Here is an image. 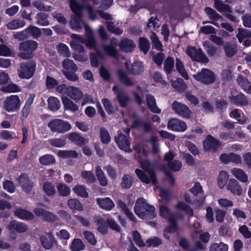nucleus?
<instances>
[{"mask_svg":"<svg viewBox=\"0 0 251 251\" xmlns=\"http://www.w3.org/2000/svg\"><path fill=\"white\" fill-rule=\"evenodd\" d=\"M85 31L86 38L81 36L73 34L71 37L74 39L70 42L72 48L75 52L82 53L85 51L82 44H84L86 47L91 49H96L97 43L94 37V34L91 28L87 25H85Z\"/></svg>","mask_w":251,"mask_h":251,"instance_id":"1","label":"nucleus"},{"mask_svg":"<svg viewBox=\"0 0 251 251\" xmlns=\"http://www.w3.org/2000/svg\"><path fill=\"white\" fill-rule=\"evenodd\" d=\"M134 210L135 214L142 219H152L156 216L155 207L148 204L142 198L137 199Z\"/></svg>","mask_w":251,"mask_h":251,"instance_id":"2","label":"nucleus"},{"mask_svg":"<svg viewBox=\"0 0 251 251\" xmlns=\"http://www.w3.org/2000/svg\"><path fill=\"white\" fill-rule=\"evenodd\" d=\"M70 6L74 13L71 16L70 22L71 27L75 30L81 28V24H83L85 27V25L87 24L84 23L81 19L83 6L79 4L75 0H70Z\"/></svg>","mask_w":251,"mask_h":251,"instance_id":"3","label":"nucleus"},{"mask_svg":"<svg viewBox=\"0 0 251 251\" xmlns=\"http://www.w3.org/2000/svg\"><path fill=\"white\" fill-rule=\"evenodd\" d=\"M141 165L145 172L139 169L135 170V173L139 179L146 184H149L151 181L153 185L157 184L156 175L150 164L148 162H141Z\"/></svg>","mask_w":251,"mask_h":251,"instance_id":"4","label":"nucleus"},{"mask_svg":"<svg viewBox=\"0 0 251 251\" xmlns=\"http://www.w3.org/2000/svg\"><path fill=\"white\" fill-rule=\"evenodd\" d=\"M37 42L29 40L20 43L18 56L23 59H29L34 56V52L38 48Z\"/></svg>","mask_w":251,"mask_h":251,"instance_id":"5","label":"nucleus"},{"mask_svg":"<svg viewBox=\"0 0 251 251\" xmlns=\"http://www.w3.org/2000/svg\"><path fill=\"white\" fill-rule=\"evenodd\" d=\"M48 126L52 132L59 133H64L72 128L71 125L69 123L60 119L51 120L49 123Z\"/></svg>","mask_w":251,"mask_h":251,"instance_id":"6","label":"nucleus"},{"mask_svg":"<svg viewBox=\"0 0 251 251\" xmlns=\"http://www.w3.org/2000/svg\"><path fill=\"white\" fill-rule=\"evenodd\" d=\"M36 62L34 60L21 64L19 69V75L22 78L28 79L31 77L35 72Z\"/></svg>","mask_w":251,"mask_h":251,"instance_id":"7","label":"nucleus"},{"mask_svg":"<svg viewBox=\"0 0 251 251\" xmlns=\"http://www.w3.org/2000/svg\"><path fill=\"white\" fill-rule=\"evenodd\" d=\"M186 53L194 61L207 63L209 61L201 49L188 47L186 50Z\"/></svg>","mask_w":251,"mask_h":251,"instance_id":"8","label":"nucleus"},{"mask_svg":"<svg viewBox=\"0 0 251 251\" xmlns=\"http://www.w3.org/2000/svg\"><path fill=\"white\" fill-rule=\"evenodd\" d=\"M193 77L196 80L206 85L213 83L216 79L215 74L207 69H202L200 72L193 75Z\"/></svg>","mask_w":251,"mask_h":251,"instance_id":"9","label":"nucleus"},{"mask_svg":"<svg viewBox=\"0 0 251 251\" xmlns=\"http://www.w3.org/2000/svg\"><path fill=\"white\" fill-rule=\"evenodd\" d=\"M21 106V101L17 95L7 97L4 101V107L7 112L18 111Z\"/></svg>","mask_w":251,"mask_h":251,"instance_id":"10","label":"nucleus"},{"mask_svg":"<svg viewBox=\"0 0 251 251\" xmlns=\"http://www.w3.org/2000/svg\"><path fill=\"white\" fill-rule=\"evenodd\" d=\"M172 108L175 113L183 118H189L191 111L186 105L177 101H174L172 104Z\"/></svg>","mask_w":251,"mask_h":251,"instance_id":"11","label":"nucleus"},{"mask_svg":"<svg viewBox=\"0 0 251 251\" xmlns=\"http://www.w3.org/2000/svg\"><path fill=\"white\" fill-rule=\"evenodd\" d=\"M115 141L120 149L127 152H132V150L130 148L129 137L127 135L118 132L117 136H115Z\"/></svg>","mask_w":251,"mask_h":251,"instance_id":"12","label":"nucleus"},{"mask_svg":"<svg viewBox=\"0 0 251 251\" xmlns=\"http://www.w3.org/2000/svg\"><path fill=\"white\" fill-rule=\"evenodd\" d=\"M221 142L212 136L207 135L205 140L203 142L204 150L205 151H216L221 146Z\"/></svg>","mask_w":251,"mask_h":251,"instance_id":"13","label":"nucleus"},{"mask_svg":"<svg viewBox=\"0 0 251 251\" xmlns=\"http://www.w3.org/2000/svg\"><path fill=\"white\" fill-rule=\"evenodd\" d=\"M16 181L19 185L27 193L31 192L34 186L33 183L30 180L26 174H21Z\"/></svg>","mask_w":251,"mask_h":251,"instance_id":"14","label":"nucleus"},{"mask_svg":"<svg viewBox=\"0 0 251 251\" xmlns=\"http://www.w3.org/2000/svg\"><path fill=\"white\" fill-rule=\"evenodd\" d=\"M168 128L175 131L183 132L187 129L186 123L178 119L173 118L168 121Z\"/></svg>","mask_w":251,"mask_h":251,"instance_id":"15","label":"nucleus"},{"mask_svg":"<svg viewBox=\"0 0 251 251\" xmlns=\"http://www.w3.org/2000/svg\"><path fill=\"white\" fill-rule=\"evenodd\" d=\"M190 191L195 196L200 195V199L194 200V202L197 203V206H202L205 201V197L203 196V191L202 188L199 182H196L194 186L190 189Z\"/></svg>","mask_w":251,"mask_h":251,"instance_id":"16","label":"nucleus"},{"mask_svg":"<svg viewBox=\"0 0 251 251\" xmlns=\"http://www.w3.org/2000/svg\"><path fill=\"white\" fill-rule=\"evenodd\" d=\"M33 212L39 217H42V219L48 222H54L57 219V216L53 213L46 210L42 208H36Z\"/></svg>","mask_w":251,"mask_h":251,"instance_id":"17","label":"nucleus"},{"mask_svg":"<svg viewBox=\"0 0 251 251\" xmlns=\"http://www.w3.org/2000/svg\"><path fill=\"white\" fill-rule=\"evenodd\" d=\"M40 240L44 248L50 250L53 246L55 241L54 236L50 232L47 233L40 237Z\"/></svg>","mask_w":251,"mask_h":251,"instance_id":"18","label":"nucleus"},{"mask_svg":"<svg viewBox=\"0 0 251 251\" xmlns=\"http://www.w3.org/2000/svg\"><path fill=\"white\" fill-rule=\"evenodd\" d=\"M117 75L120 82L123 85L129 87L134 85V81L128 76L126 72L122 69L117 70Z\"/></svg>","mask_w":251,"mask_h":251,"instance_id":"19","label":"nucleus"},{"mask_svg":"<svg viewBox=\"0 0 251 251\" xmlns=\"http://www.w3.org/2000/svg\"><path fill=\"white\" fill-rule=\"evenodd\" d=\"M120 49L124 52H130L132 51L136 47V44L133 40L128 38H124L119 43Z\"/></svg>","mask_w":251,"mask_h":251,"instance_id":"20","label":"nucleus"},{"mask_svg":"<svg viewBox=\"0 0 251 251\" xmlns=\"http://www.w3.org/2000/svg\"><path fill=\"white\" fill-rule=\"evenodd\" d=\"M228 98L236 105L244 106L249 104L247 97L241 93L236 96H230Z\"/></svg>","mask_w":251,"mask_h":251,"instance_id":"21","label":"nucleus"},{"mask_svg":"<svg viewBox=\"0 0 251 251\" xmlns=\"http://www.w3.org/2000/svg\"><path fill=\"white\" fill-rule=\"evenodd\" d=\"M237 82L244 91L251 94V82L249 81L246 77L242 75H239L237 78Z\"/></svg>","mask_w":251,"mask_h":251,"instance_id":"22","label":"nucleus"},{"mask_svg":"<svg viewBox=\"0 0 251 251\" xmlns=\"http://www.w3.org/2000/svg\"><path fill=\"white\" fill-rule=\"evenodd\" d=\"M146 100L147 106L151 112L155 113H160L161 110L157 107L155 99L153 95L148 94L146 96Z\"/></svg>","mask_w":251,"mask_h":251,"instance_id":"23","label":"nucleus"},{"mask_svg":"<svg viewBox=\"0 0 251 251\" xmlns=\"http://www.w3.org/2000/svg\"><path fill=\"white\" fill-rule=\"evenodd\" d=\"M227 190L231 193L237 195H240L242 193V189L238 182L234 179H230L226 186Z\"/></svg>","mask_w":251,"mask_h":251,"instance_id":"24","label":"nucleus"},{"mask_svg":"<svg viewBox=\"0 0 251 251\" xmlns=\"http://www.w3.org/2000/svg\"><path fill=\"white\" fill-rule=\"evenodd\" d=\"M67 96L77 102L82 98L83 95L79 88L70 86Z\"/></svg>","mask_w":251,"mask_h":251,"instance_id":"25","label":"nucleus"},{"mask_svg":"<svg viewBox=\"0 0 251 251\" xmlns=\"http://www.w3.org/2000/svg\"><path fill=\"white\" fill-rule=\"evenodd\" d=\"M96 201L100 207L104 210H110L115 206L114 202L109 198H98Z\"/></svg>","mask_w":251,"mask_h":251,"instance_id":"26","label":"nucleus"},{"mask_svg":"<svg viewBox=\"0 0 251 251\" xmlns=\"http://www.w3.org/2000/svg\"><path fill=\"white\" fill-rule=\"evenodd\" d=\"M8 228L10 230H15L18 232L23 233L27 231L28 226L25 223L13 221L8 225Z\"/></svg>","mask_w":251,"mask_h":251,"instance_id":"27","label":"nucleus"},{"mask_svg":"<svg viewBox=\"0 0 251 251\" xmlns=\"http://www.w3.org/2000/svg\"><path fill=\"white\" fill-rule=\"evenodd\" d=\"M117 98L120 105L123 107L126 106L130 101V98L128 95L122 89L118 91Z\"/></svg>","mask_w":251,"mask_h":251,"instance_id":"28","label":"nucleus"},{"mask_svg":"<svg viewBox=\"0 0 251 251\" xmlns=\"http://www.w3.org/2000/svg\"><path fill=\"white\" fill-rule=\"evenodd\" d=\"M62 101L66 110L75 112L78 110V106L66 96L62 97Z\"/></svg>","mask_w":251,"mask_h":251,"instance_id":"29","label":"nucleus"},{"mask_svg":"<svg viewBox=\"0 0 251 251\" xmlns=\"http://www.w3.org/2000/svg\"><path fill=\"white\" fill-rule=\"evenodd\" d=\"M69 139L78 146H82L87 143V141L83 137L75 132L70 133L68 136Z\"/></svg>","mask_w":251,"mask_h":251,"instance_id":"30","label":"nucleus"},{"mask_svg":"<svg viewBox=\"0 0 251 251\" xmlns=\"http://www.w3.org/2000/svg\"><path fill=\"white\" fill-rule=\"evenodd\" d=\"M96 174L100 184L102 186H106L108 184L107 179L105 175L101 170L100 166L98 165L95 169Z\"/></svg>","mask_w":251,"mask_h":251,"instance_id":"31","label":"nucleus"},{"mask_svg":"<svg viewBox=\"0 0 251 251\" xmlns=\"http://www.w3.org/2000/svg\"><path fill=\"white\" fill-rule=\"evenodd\" d=\"M224 49L226 56L228 57L234 56L237 51V46L230 42L226 43L224 46Z\"/></svg>","mask_w":251,"mask_h":251,"instance_id":"32","label":"nucleus"},{"mask_svg":"<svg viewBox=\"0 0 251 251\" xmlns=\"http://www.w3.org/2000/svg\"><path fill=\"white\" fill-rule=\"evenodd\" d=\"M15 214L19 218L25 220H32L34 217L33 213L22 208L16 209Z\"/></svg>","mask_w":251,"mask_h":251,"instance_id":"33","label":"nucleus"},{"mask_svg":"<svg viewBox=\"0 0 251 251\" xmlns=\"http://www.w3.org/2000/svg\"><path fill=\"white\" fill-rule=\"evenodd\" d=\"M49 15L43 12L38 13L36 16L37 24L41 26H47L50 24Z\"/></svg>","mask_w":251,"mask_h":251,"instance_id":"34","label":"nucleus"},{"mask_svg":"<svg viewBox=\"0 0 251 251\" xmlns=\"http://www.w3.org/2000/svg\"><path fill=\"white\" fill-rule=\"evenodd\" d=\"M33 97L30 95L28 99L26 100L25 105L22 110V118L23 120H25L29 114L30 110L31 105L33 101Z\"/></svg>","mask_w":251,"mask_h":251,"instance_id":"35","label":"nucleus"},{"mask_svg":"<svg viewBox=\"0 0 251 251\" xmlns=\"http://www.w3.org/2000/svg\"><path fill=\"white\" fill-rule=\"evenodd\" d=\"M98 226V230L102 234H105L107 232L108 228L105 220L100 217H98L95 220Z\"/></svg>","mask_w":251,"mask_h":251,"instance_id":"36","label":"nucleus"},{"mask_svg":"<svg viewBox=\"0 0 251 251\" xmlns=\"http://www.w3.org/2000/svg\"><path fill=\"white\" fill-rule=\"evenodd\" d=\"M231 172L234 176L240 181L244 182L248 181V176L242 170L233 168L231 169Z\"/></svg>","mask_w":251,"mask_h":251,"instance_id":"37","label":"nucleus"},{"mask_svg":"<svg viewBox=\"0 0 251 251\" xmlns=\"http://www.w3.org/2000/svg\"><path fill=\"white\" fill-rule=\"evenodd\" d=\"M85 246L82 240L78 238H75L73 240L70 246V249L72 251H80L84 250Z\"/></svg>","mask_w":251,"mask_h":251,"instance_id":"38","label":"nucleus"},{"mask_svg":"<svg viewBox=\"0 0 251 251\" xmlns=\"http://www.w3.org/2000/svg\"><path fill=\"white\" fill-rule=\"evenodd\" d=\"M62 67L65 71H73L76 72L78 70V67L72 60L70 59H65L62 62Z\"/></svg>","mask_w":251,"mask_h":251,"instance_id":"39","label":"nucleus"},{"mask_svg":"<svg viewBox=\"0 0 251 251\" xmlns=\"http://www.w3.org/2000/svg\"><path fill=\"white\" fill-rule=\"evenodd\" d=\"M176 70L180 75L185 79H188L189 76L185 69L183 63L178 58L176 59Z\"/></svg>","mask_w":251,"mask_h":251,"instance_id":"40","label":"nucleus"},{"mask_svg":"<svg viewBox=\"0 0 251 251\" xmlns=\"http://www.w3.org/2000/svg\"><path fill=\"white\" fill-rule=\"evenodd\" d=\"M48 107L50 110L54 111H57L60 108V101L59 100L53 97H50L48 100Z\"/></svg>","mask_w":251,"mask_h":251,"instance_id":"41","label":"nucleus"},{"mask_svg":"<svg viewBox=\"0 0 251 251\" xmlns=\"http://www.w3.org/2000/svg\"><path fill=\"white\" fill-rule=\"evenodd\" d=\"M25 24V22L23 20L15 19L9 22L7 27L9 29L14 30L23 27Z\"/></svg>","mask_w":251,"mask_h":251,"instance_id":"42","label":"nucleus"},{"mask_svg":"<svg viewBox=\"0 0 251 251\" xmlns=\"http://www.w3.org/2000/svg\"><path fill=\"white\" fill-rule=\"evenodd\" d=\"M202 44L209 56H214L216 55L217 51V48L216 47L212 44H210L208 41L203 42Z\"/></svg>","mask_w":251,"mask_h":251,"instance_id":"43","label":"nucleus"},{"mask_svg":"<svg viewBox=\"0 0 251 251\" xmlns=\"http://www.w3.org/2000/svg\"><path fill=\"white\" fill-rule=\"evenodd\" d=\"M118 206L121 208L126 215L133 222L135 221L136 218H135L133 213L130 211L129 209L126 206V204L122 200H119L117 202Z\"/></svg>","mask_w":251,"mask_h":251,"instance_id":"44","label":"nucleus"},{"mask_svg":"<svg viewBox=\"0 0 251 251\" xmlns=\"http://www.w3.org/2000/svg\"><path fill=\"white\" fill-rule=\"evenodd\" d=\"M133 183L132 177L129 175H125L122 178L120 185L123 189H129L132 186Z\"/></svg>","mask_w":251,"mask_h":251,"instance_id":"45","label":"nucleus"},{"mask_svg":"<svg viewBox=\"0 0 251 251\" xmlns=\"http://www.w3.org/2000/svg\"><path fill=\"white\" fill-rule=\"evenodd\" d=\"M144 71L143 63L140 61H136L131 65L129 72L134 75H138Z\"/></svg>","mask_w":251,"mask_h":251,"instance_id":"46","label":"nucleus"},{"mask_svg":"<svg viewBox=\"0 0 251 251\" xmlns=\"http://www.w3.org/2000/svg\"><path fill=\"white\" fill-rule=\"evenodd\" d=\"M175 61L171 57H168L164 62V70L167 74H170L174 68Z\"/></svg>","mask_w":251,"mask_h":251,"instance_id":"47","label":"nucleus"},{"mask_svg":"<svg viewBox=\"0 0 251 251\" xmlns=\"http://www.w3.org/2000/svg\"><path fill=\"white\" fill-rule=\"evenodd\" d=\"M68 205L71 209L74 210L81 211L83 208L80 202L76 199H69Z\"/></svg>","mask_w":251,"mask_h":251,"instance_id":"48","label":"nucleus"},{"mask_svg":"<svg viewBox=\"0 0 251 251\" xmlns=\"http://www.w3.org/2000/svg\"><path fill=\"white\" fill-rule=\"evenodd\" d=\"M26 29L28 33V37L31 35L33 38L37 39L41 35V30L38 27L30 25Z\"/></svg>","mask_w":251,"mask_h":251,"instance_id":"49","label":"nucleus"},{"mask_svg":"<svg viewBox=\"0 0 251 251\" xmlns=\"http://www.w3.org/2000/svg\"><path fill=\"white\" fill-rule=\"evenodd\" d=\"M57 155L63 158H76L78 154L75 151H59Z\"/></svg>","mask_w":251,"mask_h":251,"instance_id":"50","label":"nucleus"},{"mask_svg":"<svg viewBox=\"0 0 251 251\" xmlns=\"http://www.w3.org/2000/svg\"><path fill=\"white\" fill-rule=\"evenodd\" d=\"M172 86L178 91H183L187 88V86L184 82L183 80L180 78H177L176 80L172 81Z\"/></svg>","mask_w":251,"mask_h":251,"instance_id":"51","label":"nucleus"},{"mask_svg":"<svg viewBox=\"0 0 251 251\" xmlns=\"http://www.w3.org/2000/svg\"><path fill=\"white\" fill-rule=\"evenodd\" d=\"M214 4L216 9L220 12H227L229 13L232 12V10L230 7L227 4L223 3L217 0H215Z\"/></svg>","mask_w":251,"mask_h":251,"instance_id":"52","label":"nucleus"},{"mask_svg":"<svg viewBox=\"0 0 251 251\" xmlns=\"http://www.w3.org/2000/svg\"><path fill=\"white\" fill-rule=\"evenodd\" d=\"M59 194L64 197L68 196L71 192L70 188L64 183H60L57 186Z\"/></svg>","mask_w":251,"mask_h":251,"instance_id":"53","label":"nucleus"},{"mask_svg":"<svg viewBox=\"0 0 251 251\" xmlns=\"http://www.w3.org/2000/svg\"><path fill=\"white\" fill-rule=\"evenodd\" d=\"M73 190L78 196L82 198H86L88 197V193L84 185H77Z\"/></svg>","mask_w":251,"mask_h":251,"instance_id":"54","label":"nucleus"},{"mask_svg":"<svg viewBox=\"0 0 251 251\" xmlns=\"http://www.w3.org/2000/svg\"><path fill=\"white\" fill-rule=\"evenodd\" d=\"M228 179V174L224 171L220 172L218 178V183L219 187L221 188H223L226 184Z\"/></svg>","mask_w":251,"mask_h":251,"instance_id":"55","label":"nucleus"},{"mask_svg":"<svg viewBox=\"0 0 251 251\" xmlns=\"http://www.w3.org/2000/svg\"><path fill=\"white\" fill-rule=\"evenodd\" d=\"M49 142L52 146L56 148L63 147L67 144L65 138H52L49 140Z\"/></svg>","mask_w":251,"mask_h":251,"instance_id":"56","label":"nucleus"},{"mask_svg":"<svg viewBox=\"0 0 251 251\" xmlns=\"http://www.w3.org/2000/svg\"><path fill=\"white\" fill-rule=\"evenodd\" d=\"M39 162L43 165H49L55 162L54 157L50 154H46L39 158Z\"/></svg>","mask_w":251,"mask_h":251,"instance_id":"57","label":"nucleus"},{"mask_svg":"<svg viewBox=\"0 0 251 251\" xmlns=\"http://www.w3.org/2000/svg\"><path fill=\"white\" fill-rule=\"evenodd\" d=\"M43 190L49 196L54 195L56 190L54 185L50 182H45L43 185Z\"/></svg>","mask_w":251,"mask_h":251,"instance_id":"58","label":"nucleus"},{"mask_svg":"<svg viewBox=\"0 0 251 251\" xmlns=\"http://www.w3.org/2000/svg\"><path fill=\"white\" fill-rule=\"evenodd\" d=\"M139 47L140 50L144 53V54H147L150 48L149 41L146 38L141 37L139 39Z\"/></svg>","mask_w":251,"mask_h":251,"instance_id":"59","label":"nucleus"},{"mask_svg":"<svg viewBox=\"0 0 251 251\" xmlns=\"http://www.w3.org/2000/svg\"><path fill=\"white\" fill-rule=\"evenodd\" d=\"M81 176L83 178L86 179L87 183H92L96 181V177L94 174L90 171H82Z\"/></svg>","mask_w":251,"mask_h":251,"instance_id":"60","label":"nucleus"},{"mask_svg":"<svg viewBox=\"0 0 251 251\" xmlns=\"http://www.w3.org/2000/svg\"><path fill=\"white\" fill-rule=\"evenodd\" d=\"M100 138L102 143L107 144L111 140L109 132L104 127H101L100 129Z\"/></svg>","mask_w":251,"mask_h":251,"instance_id":"61","label":"nucleus"},{"mask_svg":"<svg viewBox=\"0 0 251 251\" xmlns=\"http://www.w3.org/2000/svg\"><path fill=\"white\" fill-rule=\"evenodd\" d=\"M148 247H157L162 243V240L157 237H152L149 238L146 242Z\"/></svg>","mask_w":251,"mask_h":251,"instance_id":"62","label":"nucleus"},{"mask_svg":"<svg viewBox=\"0 0 251 251\" xmlns=\"http://www.w3.org/2000/svg\"><path fill=\"white\" fill-rule=\"evenodd\" d=\"M132 234L133 236V239L137 246L141 247H143L146 246L145 242L142 239L141 234L138 231H133Z\"/></svg>","mask_w":251,"mask_h":251,"instance_id":"63","label":"nucleus"},{"mask_svg":"<svg viewBox=\"0 0 251 251\" xmlns=\"http://www.w3.org/2000/svg\"><path fill=\"white\" fill-rule=\"evenodd\" d=\"M228 246L223 243L213 244L210 248V251H227Z\"/></svg>","mask_w":251,"mask_h":251,"instance_id":"64","label":"nucleus"}]
</instances>
